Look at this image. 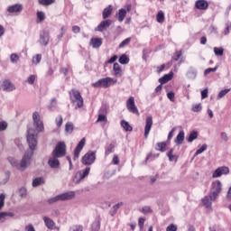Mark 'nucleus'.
Instances as JSON below:
<instances>
[{"instance_id":"nucleus-1","label":"nucleus","mask_w":231,"mask_h":231,"mask_svg":"<svg viewBox=\"0 0 231 231\" xmlns=\"http://www.w3.org/2000/svg\"><path fill=\"white\" fill-rule=\"evenodd\" d=\"M32 127L27 130V143L32 151L37 149V136L38 133H42L44 131V123L41 120V114L39 112H34L32 114Z\"/></svg>"},{"instance_id":"nucleus-2","label":"nucleus","mask_w":231,"mask_h":231,"mask_svg":"<svg viewBox=\"0 0 231 231\" xmlns=\"http://www.w3.org/2000/svg\"><path fill=\"white\" fill-rule=\"evenodd\" d=\"M33 158V150H28L23 154L21 161L14 156H7L6 161L13 167V169H16V171H20L21 172H24L29 165H32V159Z\"/></svg>"},{"instance_id":"nucleus-3","label":"nucleus","mask_w":231,"mask_h":231,"mask_svg":"<svg viewBox=\"0 0 231 231\" xmlns=\"http://www.w3.org/2000/svg\"><path fill=\"white\" fill-rule=\"evenodd\" d=\"M116 84H118L117 79L106 77L96 81L92 86L93 88H104L105 89H107V88H111V86H115Z\"/></svg>"},{"instance_id":"nucleus-4","label":"nucleus","mask_w":231,"mask_h":231,"mask_svg":"<svg viewBox=\"0 0 231 231\" xmlns=\"http://www.w3.org/2000/svg\"><path fill=\"white\" fill-rule=\"evenodd\" d=\"M70 100L75 106V109H79L84 106V99L82 98V96L80 95V92L76 89H72L70 92Z\"/></svg>"},{"instance_id":"nucleus-5","label":"nucleus","mask_w":231,"mask_h":231,"mask_svg":"<svg viewBox=\"0 0 231 231\" xmlns=\"http://www.w3.org/2000/svg\"><path fill=\"white\" fill-rule=\"evenodd\" d=\"M0 91L12 93V91H15V85L10 79H4L0 81Z\"/></svg>"},{"instance_id":"nucleus-6","label":"nucleus","mask_w":231,"mask_h":231,"mask_svg":"<svg viewBox=\"0 0 231 231\" xmlns=\"http://www.w3.org/2000/svg\"><path fill=\"white\" fill-rule=\"evenodd\" d=\"M65 154H66V143L64 142L58 143L55 149L52 151V156H57L58 158H63Z\"/></svg>"},{"instance_id":"nucleus-7","label":"nucleus","mask_w":231,"mask_h":231,"mask_svg":"<svg viewBox=\"0 0 231 231\" xmlns=\"http://www.w3.org/2000/svg\"><path fill=\"white\" fill-rule=\"evenodd\" d=\"M95 160H97L95 152L89 151L83 156L81 163H83V165H93Z\"/></svg>"},{"instance_id":"nucleus-8","label":"nucleus","mask_w":231,"mask_h":231,"mask_svg":"<svg viewBox=\"0 0 231 231\" xmlns=\"http://www.w3.org/2000/svg\"><path fill=\"white\" fill-rule=\"evenodd\" d=\"M221 187L222 184L220 180H215L212 182L210 194L213 196V199H217L221 193Z\"/></svg>"},{"instance_id":"nucleus-9","label":"nucleus","mask_w":231,"mask_h":231,"mask_svg":"<svg viewBox=\"0 0 231 231\" xmlns=\"http://www.w3.org/2000/svg\"><path fill=\"white\" fill-rule=\"evenodd\" d=\"M90 171L91 168L87 167L85 170L78 171L74 177V182L80 183L84 178H88V176H89Z\"/></svg>"},{"instance_id":"nucleus-10","label":"nucleus","mask_w":231,"mask_h":231,"mask_svg":"<svg viewBox=\"0 0 231 231\" xmlns=\"http://www.w3.org/2000/svg\"><path fill=\"white\" fill-rule=\"evenodd\" d=\"M126 107L130 113H134V115L139 116L140 112H138V107H136V105L134 104V97H130L128 100L126 101Z\"/></svg>"},{"instance_id":"nucleus-11","label":"nucleus","mask_w":231,"mask_h":231,"mask_svg":"<svg viewBox=\"0 0 231 231\" xmlns=\"http://www.w3.org/2000/svg\"><path fill=\"white\" fill-rule=\"evenodd\" d=\"M230 172V169L226 166L218 167L212 174V178H221L223 174H228Z\"/></svg>"},{"instance_id":"nucleus-12","label":"nucleus","mask_w":231,"mask_h":231,"mask_svg":"<svg viewBox=\"0 0 231 231\" xmlns=\"http://www.w3.org/2000/svg\"><path fill=\"white\" fill-rule=\"evenodd\" d=\"M84 145H86V138H82L79 143L78 146L76 147L73 157L74 161L79 160V156H80V152L84 149Z\"/></svg>"},{"instance_id":"nucleus-13","label":"nucleus","mask_w":231,"mask_h":231,"mask_svg":"<svg viewBox=\"0 0 231 231\" xmlns=\"http://www.w3.org/2000/svg\"><path fill=\"white\" fill-rule=\"evenodd\" d=\"M152 127V116H148L145 119V126H144V137H149V133H151V129Z\"/></svg>"},{"instance_id":"nucleus-14","label":"nucleus","mask_w":231,"mask_h":231,"mask_svg":"<svg viewBox=\"0 0 231 231\" xmlns=\"http://www.w3.org/2000/svg\"><path fill=\"white\" fill-rule=\"evenodd\" d=\"M59 158L55 155H52L51 158L48 160V165L51 167V169H59L60 167V162L59 161Z\"/></svg>"},{"instance_id":"nucleus-15","label":"nucleus","mask_w":231,"mask_h":231,"mask_svg":"<svg viewBox=\"0 0 231 231\" xmlns=\"http://www.w3.org/2000/svg\"><path fill=\"white\" fill-rule=\"evenodd\" d=\"M60 201H69L75 199V191H68L65 193L59 194Z\"/></svg>"},{"instance_id":"nucleus-16","label":"nucleus","mask_w":231,"mask_h":231,"mask_svg":"<svg viewBox=\"0 0 231 231\" xmlns=\"http://www.w3.org/2000/svg\"><path fill=\"white\" fill-rule=\"evenodd\" d=\"M217 199H214L213 195L209 196H206L204 197L201 201L204 207H206V208H210V207H212V202L216 201Z\"/></svg>"},{"instance_id":"nucleus-17","label":"nucleus","mask_w":231,"mask_h":231,"mask_svg":"<svg viewBox=\"0 0 231 231\" xmlns=\"http://www.w3.org/2000/svg\"><path fill=\"white\" fill-rule=\"evenodd\" d=\"M195 8H197V10H207V8H208V2L206 0H197L195 2Z\"/></svg>"},{"instance_id":"nucleus-18","label":"nucleus","mask_w":231,"mask_h":231,"mask_svg":"<svg viewBox=\"0 0 231 231\" xmlns=\"http://www.w3.org/2000/svg\"><path fill=\"white\" fill-rule=\"evenodd\" d=\"M111 26V20L102 21L97 27V32H104V30Z\"/></svg>"},{"instance_id":"nucleus-19","label":"nucleus","mask_w":231,"mask_h":231,"mask_svg":"<svg viewBox=\"0 0 231 231\" xmlns=\"http://www.w3.org/2000/svg\"><path fill=\"white\" fill-rule=\"evenodd\" d=\"M39 42L42 46H48V42H50V35L48 32L41 33Z\"/></svg>"},{"instance_id":"nucleus-20","label":"nucleus","mask_w":231,"mask_h":231,"mask_svg":"<svg viewBox=\"0 0 231 231\" xmlns=\"http://www.w3.org/2000/svg\"><path fill=\"white\" fill-rule=\"evenodd\" d=\"M113 71H114L115 77H122V75H124V71L122 70V67H120V64H118L116 62L114 63Z\"/></svg>"},{"instance_id":"nucleus-21","label":"nucleus","mask_w":231,"mask_h":231,"mask_svg":"<svg viewBox=\"0 0 231 231\" xmlns=\"http://www.w3.org/2000/svg\"><path fill=\"white\" fill-rule=\"evenodd\" d=\"M172 77H174L173 72H170L169 74H165L162 78L159 79V82L161 84H167L170 80H172Z\"/></svg>"},{"instance_id":"nucleus-22","label":"nucleus","mask_w":231,"mask_h":231,"mask_svg":"<svg viewBox=\"0 0 231 231\" xmlns=\"http://www.w3.org/2000/svg\"><path fill=\"white\" fill-rule=\"evenodd\" d=\"M43 221L45 223V226H47V228H49V230H53V228L55 226V222L53 221V219H51L48 217H43Z\"/></svg>"},{"instance_id":"nucleus-23","label":"nucleus","mask_w":231,"mask_h":231,"mask_svg":"<svg viewBox=\"0 0 231 231\" xmlns=\"http://www.w3.org/2000/svg\"><path fill=\"white\" fill-rule=\"evenodd\" d=\"M7 11L9 14H16L17 12H23V5H14L8 7Z\"/></svg>"},{"instance_id":"nucleus-24","label":"nucleus","mask_w":231,"mask_h":231,"mask_svg":"<svg viewBox=\"0 0 231 231\" xmlns=\"http://www.w3.org/2000/svg\"><path fill=\"white\" fill-rule=\"evenodd\" d=\"M183 140H185V132L181 130L175 139V143L181 145V143H183Z\"/></svg>"},{"instance_id":"nucleus-25","label":"nucleus","mask_w":231,"mask_h":231,"mask_svg":"<svg viewBox=\"0 0 231 231\" xmlns=\"http://www.w3.org/2000/svg\"><path fill=\"white\" fill-rule=\"evenodd\" d=\"M90 44H91L92 48H100L102 46V39L93 38L90 41Z\"/></svg>"},{"instance_id":"nucleus-26","label":"nucleus","mask_w":231,"mask_h":231,"mask_svg":"<svg viewBox=\"0 0 231 231\" xmlns=\"http://www.w3.org/2000/svg\"><path fill=\"white\" fill-rule=\"evenodd\" d=\"M155 149L156 151H160L161 152H165V151H167V143H157Z\"/></svg>"},{"instance_id":"nucleus-27","label":"nucleus","mask_w":231,"mask_h":231,"mask_svg":"<svg viewBox=\"0 0 231 231\" xmlns=\"http://www.w3.org/2000/svg\"><path fill=\"white\" fill-rule=\"evenodd\" d=\"M112 13H113V6L108 5L103 11V19H107V17H109V15H111Z\"/></svg>"},{"instance_id":"nucleus-28","label":"nucleus","mask_w":231,"mask_h":231,"mask_svg":"<svg viewBox=\"0 0 231 231\" xmlns=\"http://www.w3.org/2000/svg\"><path fill=\"white\" fill-rule=\"evenodd\" d=\"M126 15H127V11L125 9H120L118 12V22L123 23Z\"/></svg>"},{"instance_id":"nucleus-29","label":"nucleus","mask_w":231,"mask_h":231,"mask_svg":"<svg viewBox=\"0 0 231 231\" xmlns=\"http://www.w3.org/2000/svg\"><path fill=\"white\" fill-rule=\"evenodd\" d=\"M44 185V179L42 177H38L32 180V187H39Z\"/></svg>"},{"instance_id":"nucleus-30","label":"nucleus","mask_w":231,"mask_h":231,"mask_svg":"<svg viewBox=\"0 0 231 231\" xmlns=\"http://www.w3.org/2000/svg\"><path fill=\"white\" fill-rule=\"evenodd\" d=\"M172 152H174L173 149H171L168 152V158L170 162H174V163H176V162H178V155H174Z\"/></svg>"},{"instance_id":"nucleus-31","label":"nucleus","mask_w":231,"mask_h":231,"mask_svg":"<svg viewBox=\"0 0 231 231\" xmlns=\"http://www.w3.org/2000/svg\"><path fill=\"white\" fill-rule=\"evenodd\" d=\"M121 126L123 127V129H125V131H133V126H131V125H129V122L125 121V120H122L121 121Z\"/></svg>"},{"instance_id":"nucleus-32","label":"nucleus","mask_w":231,"mask_h":231,"mask_svg":"<svg viewBox=\"0 0 231 231\" xmlns=\"http://www.w3.org/2000/svg\"><path fill=\"white\" fill-rule=\"evenodd\" d=\"M201 109H203V106L200 103H196L192 105L191 111H193V113H199L201 112Z\"/></svg>"},{"instance_id":"nucleus-33","label":"nucleus","mask_w":231,"mask_h":231,"mask_svg":"<svg viewBox=\"0 0 231 231\" xmlns=\"http://www.w3.org/2000/svg\"><path fill=\"white\" fill-rule=\"evenodd\" d=\"M157 23H163L165 21V14L163 11H159L157 15H156Z\"/></svg>"},{"instance_id":"nucleus-34","label":"nucleus","mask_w":231,"mask_h":231,"mask_svg":"<svg viewBox=\"0 0 231 231\" xmlns=\"http://www.w3.org/2000/svg\"><path fill=\"white\" fill-rule=\"evenodd\" d=\"M214 53L217 55V57H223V53H225V50L222 47H215L214 48Z\"/></svg>"},{"instance_id":"nucleus-35","label":"nucleus","mask_w":231,"mask_h":231,"mask_svg":"<svg viewBox=\"0 0 231 231\" xmlns=\"http://www.w3.org/2000/svg\"><path fill=\"white\" fill-rule=\"evenodd\" d=\"M230 91H231V88H226V89L221 90V91L218 93L217 97V100L223 98V97H225L226 95H227V93H230Z\"/></svg>"},{"instance_id":"nucleus-36","label":"nucleus","mask_w":231,"mask_h":231,"mask_svg":"<svg viewBox=\"0 0 231 231\" xmlns=\"http://www.w3.org/2000/svg\"><path fill=\"white\" fill-rule=\"evenodd\" d=\"M20 57L17 55V53H13L10 55V60L12 64H17L19 62Z\"/></svg>"},{"instance_id":"nucleus-37","label":"nucleus","mask_w":231,"mask_h":231,"mask_svg":"<svg viewBox=\"0 0 231 231\" xmlns=\"http://www.w3.org/2000/svg\"><path fill=\"white\" fill-rule=\"evenodd\" d=\"M19 197L20 198H26L27 194H28V190L26 189V188L22 187L19 189Z\"/></svg>"},{"instance_id":"nucleus-38","label":"nucleus","mask_w":231,"mask_h":231,"mask_svg":"<svg viewBox=\"0 0 231 231\" xmlns=\"http://www.w3.org/2000/svg\"><path fill=\"white\" fill-rule=\"evenodd\" d=\"M208 147V146L207 144H203L199 150L196 151L194 157L196 158V156H198V154H202V152H205V151H207Z\"/></svg>"},{"instance_id":"nucleus-39","label":"nucleus","mask_w":231,"mask_h":231,"mask_svg":"<svg viewBox=\"0 0 231 231\" xmlns=\"http://www.w3.org/2000/svg\"><path fill=\"white\" fill-rule=\"evenodd\" d=\"M119 62H120V64H129V57H127V55H125V54H123L119 58Z\"/></svg>"},{"instance_id":"nucleus-40","label":"nucleus","mask_w":231,"mask_h":231,"mask_svg":"<svg viewBox=\"0 0 231 231\" xmlns=\"http://www.w3.org/2000/svg\"><path fill=\"white\" fill-rule=\"evenodd\" d=\"M65 131L69 134H71V133H73V123H67L65 125Z\"/></svg>"},{"instance_id":"nucleus-41","label":"nucleus","mask_w":231,"mask_h":231,"mask_svg":"<svg viewBox=\"0 0 231 231\" xmlns=\"http://www.w3.org/2000/svg\"><path fill=\"white\" fill-rule=\"evenodd\" d=\"M42 60V55L37 54L35 57L32 58V64H35V66H37V64H39Z\"/></svg>"},{"instance_id":"nucleus-42","label":"nucleus","mask_w":231,"mask_h":231,"mask_svg":"<svg viewBox=\"0 0 231 231\" xmlns=\"http://www.w3.org/2000/svg\"><path fill=\"white\" fill-rule=\"evenodd\" d=\"M197 138H198V132H192L188 138V142L190 143L194 142V140H196Z\"/></svg>"},{"instance_id":"nucleus-43","label":"nucleus","mask_w":231,"mask_h":231,"mask_svg":"<svg viewBox=\"0 0 231 231\" xmlns=\"http://www.w3.org/2000/svg\"><path fill=\"white\" fill-rule=\"evenodd\" d=\"M57 201H60V195H57L48 199V203H50V205H53V203H57Z\"/></svg>"},{"instance_id":"nucleus-44","label":"nucleus","mask_w":231,"mask_h":231,"mask_svg":"<svg viewBox=\"0 0 231 231\" xmlns=\"http://www.w3.org/2000/svg\"><path fill=\"white\" fill-rule=\"evenodd\" d=\"M40 5H43L44 6H48L50 5H53L55 0H39Z\"/></svg>"},{"instance_id":"nucleus-45","label":"nucleus","mask_w":231,"mask_h":231,"mask_svg":"<svg viewBox=\"0 0 231 231\" xmlns=\"http://www.w3.org/2000/svg\"><path fill=\"white\" fill-rule=\"evenodd\" d=\"M97 122H107V116L104 114H99Z\"/></svg>"},{"instance_id":"nucleus-46","label":"nucleus","mask_w":231,"mask_h":231,"mask_svg":"<svg viewBox=\"0 0 231 231\" xmlns=\"http://www.w3.org/2000/svg\"><path fill=\"white\" fill-rule=\"evenodd\" d=\"M84 227L80 225L78 226H73L72 227L69 228V231H83Z\"/></svg>"},{"instance_id":"nucleus-47","label":"nucleus","mask_w":231,"mask_h":231,"mask_svg":"<svg viewBox=\"0 0 231 231\" xmlns=\"http://www.w3.org/2000/svg\"><path fill=\"white\" fill-rule=\"evenodd\" d=\"M166 231H178V226L174 224H171L166 227Z\"/></svg>"},{"instance_id":"nucleus-48","label":"nucleus","mask_w":231,"mask_h":231,"mask_svg":"<svg viewBox=\"0 0 231 231\" xmlns=\"http://www.w3.org/2000/svg\"><path fill=\"white\" fill-rule=\"evenodd\" d=\"M129 42H131V38H126L125 41H123L120 43L119 48H125V46H127V44H129Z\"/></svg>"},{"instance_id":"nucleus-49","label":"nucleus","mask_w":231,"mask_h":231,"mask_svg":"<svg viewBox=\"0 0 231 231\" xmlns=\"http://www.w3.org/2000/svg\"><path fill=\"white\" fill-rule=\"evenodd\" d=\"M37 17H38L40 23L44 21V19H46V15L44 14L43 12H41V11L37 13Z\"/></svg>"},{"instance_id":"nucleus-50","label":"nucleus","mask_w":231,"mask_h":231,"mask_svg":"<svg viewBox=\"0 0 231 231\" xmlns=\"http://www.w3.org/2000/svg\"><path fill=\"white\" fill-rule=\"evenodd\" d=\"M5 194H1L0 195V210H2L3 209V207H5Z\"/></svg>"},{"instance_id":"nucleus-51","label":"nucleus","mask_w":231,"mask_h":231,"mask_svg":"<svg viewBox=\"0 0 231 231\" xmlns=\"http://www.w3.org/2000/svg\"><path fill=\"white\" fill-rule=\"evenodd\" d=\"M37 79L36 75H31L27 78L28 84H33L35 82V79Z\"/></svg>"},{"instance_id":"nucleus-52","label":"nucleus","mask_w":231,"mask_h":231,"mask_svg":"<svg viewBox=\"0 0 231 231\" xmlns=\"http://www.w3.org/2000/svg\"><path fill=\"white\" fill-rule=\"evenodd\" d=\"M214 71H217V67L207 69L204 71V75L207 76V75H208L209 73H212V72H214Z\"/></svg>"},{"instance_id":"nucleus-53","label":"nucleus","mask_w":231,"mask_h":231,"mask_svg":"<svg viewBox=\"0 0 231 231\" xmlns=\"http://www.w3.org/2000/svg\"><path fill=\"white\" fill-rule=\"evenodd\" d=\"M49 107H50V109H53V108L57 107V99L52 98V99L51 100V103H50V105H49Z\"/></svg>"},{"instance_id":"nucleus-54","label":"nucleus","mask_w":231,"mask_h":231,"mask_svg":"<svg viewBox=\"0 0 231 231\" xmlns=\"http://www.w3.org/2000/svg\"><path fill=\"white\" fill-rule=\"evenodd\" d=\"M181 55H182V53L180 51L175 52V54L173 56V60H176V61L180 60V59L181 58Z\"/></svg>"},{"instance_id":"nucleus-55","label":"nucleus","mask_w":231,"mask_h":231,"mask_svg":"<svg viewBox=\"0 0 231 231\" xmlns=\"http://www.w3.org/2000/svg\"><path fill=\"white\" fill-rule=\"evenodd\" d=\"M145 223V218H142L140 217L139 218V221H138V226H140V229L141 230H143V225Z\"/></svg>"},{"instance_id":"nucleus-56","label":"nucleus","mask_w":231,"mask_h":231,"mask_svg":"<svg viewBox=\"0 0 231 231\" xmlns=\"http://www.w3.org/2000/svg\"><path fill=\"white\" fill-rule=\"evenodd\" d=\"M208 97V88H206L201 92V98L204 99Z\"/></svg>"},{"instance_id":"nucleus-57","label":"nucleus","mask_w":231,"mask_h":231,"mask_svg":"<svg viewBox=\"0 0 231 231\" xmlns=\"http://www.w3.org/2000/svg\"><path fill=\"white\" fill-rule=\"evenodd\" d=\"M56 125L58 127H60V125H62V116H59L58 117H56Z\"/></svg>"},{"instance_id":"nucleus-58","label":"nucleus","mask_w":231,"mask_h":231,"mask_svg":"<svg viewBox=\"0 0 231 231\" xmlns=\"http://www.w3.org/2000/svg\"><path fill=\"white\" fill-rule=\"evenodd\" d=\"M6 127H8V124L6 122H0V131H5Z\"/></svg>"},{"instance_id":"nucleus-59","label":"nucleus","mask_w":231,"mask_h":231,"mask_svg":"<svg viewBox=\"0 0 231 231\" xmlns=\"http://www.w3.org/2000/svg\"><path fill=\"white\" fill-rule=\"evenodd\" d=\"M221 139L223 140V142H228V134H226V133L222 132L220 134Z\"/></svg>"},{"instance_id":"nucleus-60","label":"nucleus","mask_w":231,"mask_h":231,"mask_svg":"<svg viewBox=\"0 0 231 231\" xmlns=\"http://www.w3.org/2000/svg\"><path fill=\"white\" fill-rule=\"evenodd\" d=\"M167 97L169 100H171V102H174V97H175L174 92H168Z\"/></svg>"},{"instance_id":"nucleus-61","label":"nucleus","mask_w":231,"mask_h":231,"mask_svg":"<svg viewBox=\"0 0 231 231\" xmlns=\"http://www.w3.org/2000/svg\"><path fill=\"white\" fill-rule=\"evenodd\" d=\"M112 162L114 165H118V163H120V159L118 158V155H114Z\"/></svg>"},{"instance_id":"nucleus-62","label":"nucleus","mask_w":231,"mask_h":231,"mask_svg":"<svg viewBox=\"0 0 231 231\" xmlns=\"http://www.w3.org/2000/svg\"><path fill=\"white\" fill-rule=\"evenodd\" d=\"M25 231H35V227L33 226V225L29 224L25 226Z\"/></svg>"},{"instance_id":"nucleus-63","label":"nucleus","mask_w":231,"mask_h":231,"mask_svg":"<svg viewBox=\"0 0 231 231\" xmlns=\"http://www.w3.org/2000/svg\"><path fill=\"white\" fill-rule=\"evenodd\" d=\"M118 60V56L114 55L110 60H108V64H113V62H116Z\"/></svg>"},{"instance_id":"nucleus-64","label":"nucleus","mask_w":231,"mask_h":231,"mask_svg":"<svg viewBox=\"0 0 231 231\" xmlns=\"http://www.w3.org/2000/svg\"><path fill=\"white\" fill-rule=\"evenodd\" d=\"M143 214H149V213H151L152 212V210H151V208L150 207H144V208H143Z\"/></svg>"}]
</instances>
